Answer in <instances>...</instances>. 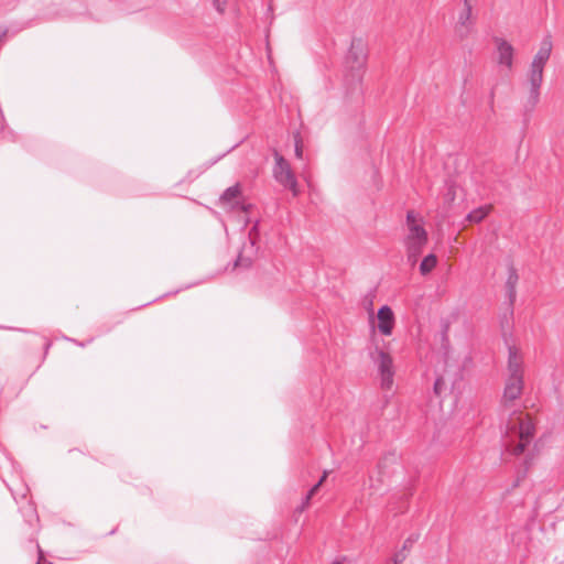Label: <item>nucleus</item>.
Returning a JSON list of instances; mask_svg holds the SVG:
<instances>
[{
    "instance_id": "10",
    "label": "nucleus",
    "mask_w": 564,
    "mask_h": 564,
    "mask_svg": "<svg viewBox=\"0 0 564 564\" xmlns=\"http://www.w3.org/2000/svg\"><path fill=\"white\" fill-rule=\"evenodd\" d=\"M471 28V4L469 0H464V9L459 13L457 23V34L464 39L468 35Z\"/></svg>"
},
{
    "instance_id": "8",
    "label": "nucleus",
    "mask_w": 564,
    "mask_h": 564,
    "mask_svg": "<svg viewBox=\"0 0 564 564\" xmlns=\"http://www.w3.org/2000/svg\"><path fill=\"white\" fill-rule=\"evenodd\" d=\"M497 47V63L499 66L511 70L513 67L514 48L506 40L496 36L494 39Z\"/></svg>"
},
{
    "instance_id": "7",
    "label": "nucleus",
    "mask_w": 564,
    "mask_h": 564,
    "mask_svg": "<svg viewBox=\"0 0 564 564\" xmlns=\"http://www.w3.org/2000/svg\"><path fill=\"white\" fill-rule=\"evenodd\" d=\"M378 358L375 360L381 378V387L390 390L393 384V360L391 356L383 350H377Z\"/></svg>"
},
{
    "instance_id": "2",
    "label": "nucleus",
    "mask_w": 564,
    "mask_h": 564,
    "mask_svg": "<svg viewBox=\"0 0 564 564\" xmlns=\"http://www.w3.org/2000/svg\"><path fill=\"white\" fill-rule=\"evenodd\" d=\"M366 64V51L361 40H354L346 56V66L349 73L345 75V84L349 94L361 93L360 84Z\"/></svg>"
},
{
    "instance_id": "14",
    "label": "nucleus",
    "mask_w": 564,
    "mask_h": 564,
    "mask_svg": "<svg viewBox=\"0 0 564 564\" xmlns=\"http://www.w3.org/2000/svg\"><path fill=\"white\" fill-rule=\"evenodd\" d=\"M240 194L239 185L236 184L234 186L228 187L223 195L220 196V200L223 203H231L234 199H236Z\"/></svg>"
},
{
    "instance_id": "15",
    "label": "nucleus",
    "mask_w": 564,
    "mask_h": 564,
    "mask_svg": "<svg viewBox=\"0 0 564 564\" xmlns=\"http://www.w3.org/2000/svg\"><path fill=\"white\" fill-rule=\"evenodd\" d=\"M488 212L489 207L476 208L467 215V219L470 223H480L487 216Z\"/></svg>"
},
{
    "instance_id": "22",
    "label": "nucleus",
    "mask_w": 564,
    "mask_h": 564,
    "mask_svg": "<svg viewBox=\"0 0 564 564\" xmlns=\"http://www.w3.org/2000/svg\"><path fill=\"white\" fill-rule=\"evenodd\" d=\"M416 540H417V536L408 538L404 541L402 549L408 552L412 547V545L415 543Z\"/></svg>"
},
{
    "instance_id": "16",
    "label": "nucleus",
    "mask_w": 564,
    "mask_h": 564,
    "mask_svg": "<svg viewBox=\"0 0 564 564\" xmlns=\"http://www.w3.org/2000/svg\"><path fill=\"white\" fill-rule=\"evenodd\" d=\"M294 151H295V156L297 159H303V145H302V139H301V135H300V132H296L294 134Z\"/></svg>"
},
{
    "instance_id": "11",
    "label": "nucleus",
    "mask_w": 564,
    "mask_h": 564,
    "mask_svg": "<svg viewBox=\"0 0 564 564\" xmlns=\"http://www.w3.org/2000/svg\"><path fill=\"white\" fill-rule=\"evenodd\" d=\"M519 281V275L513 265H510L508 269V278L506 281V293L509 301V313L512 315V306L514 304L517 297V284Z\"/></svg>"
},
{
    "instance_id": "13",
    "label": "nucleus",
    "mask_w": 564,
    "mask_h": 564,
    "mask_svg": "<svg viewBox=\"0 0 564 564\" xmlns=\"http://www.w3.org/2000/svg\"><path fill=\"white\" fill-rule=\"evenodd\" d=\"M327 477V471H324L323 476L321 477V479L317 481V484H315L311 489L310 491L306 494L301 507L299 508L300 511H303L308 505H310V500L312 499V497L314 496V494L318 490V488L322 486V484L325 481Z\"/></svg>"
},
{
    "instance_id": "12",
    "label": "nucleus",
    "mask_w": 564,
    "mask_h": 564,
    "mask_svg": "<svg viewBox=\"0 0 564 564\" xmlns=\"http://www.w3.org/2000/svg\"><path fill=\"white\" fill-rule=\"evenodd\" d=\"M436 263H437V259H436L435 254H433V253L427 254L421 261V264H420L421 274L425 275V274L430 273L436 267Z\"/></svg>"
},
{
    "instance_id": "3",
    "label": "nucleus",
    "mask_w": 564,
    "mask_h": 564,
    "mask_svg": "<svg viewBox=\"0 0 564 564\" xmlns=\"http://www.w3.org/2000/svg\"><path fill=\"white\" fill-rule=\"evenodd\" d=\"M508 372L502 397L505 405L517 400L522 394L524 386L522 360L514 347H509Z\"/></svg>"
},
{
    "instance_id": "25",
    "label": "nucleus",
    "mask_w": 564,
    "mask_h": 564,
    "mask_svg": "<svg viewBox=\"0 0 564 564\" xmlns=\"http://www.w3.org/2000/svg\"><path fill=\"white\" fill-rule=\"evenodd\" d=\"M37 564H41L40 561L37 562Z\"/></svg>"
},
{
    "instance_id": "24",
    "label": "nucleus",
    "mask_w": 564,
    "mask_h": 564,
    "mask_svg": "<svg viewBox=\"0 0 564 564\" xmlns=\"http://www.w3.org/2000/svg\"><path fill=\"white\" fill-rule=\"evenodd\" d=\"M37 549H39V553H40V560L43 557V552L42 550L40 549V546L37 545Z\"/></svg>"
},
{
    "instance_id": "9",
    "label": "nucleus",
    "mask_w": 564,
    "mask_h": 564,
    "mask_svg": "<svg viewBox=\"0 0 564 564\" xmlns=\"http://www.w3.org/2000/svg\"><path fill=\"white\" fill-rule=\"evenodd\" d=\"M378 329L384 335L389 336L392 334L393 325H394V314L390 306L383 305L378 310Z\"/></svg>"
},
{
    "instance_id": "1",
    "label": "nucleus",
    "mask_w": 564,
    "mask_h": 564,
    "mask_svg": "<svg viewBox=\"0 0 564 564\" xmlns=\"http://www.w3.org/2000/svg\"><path fill=\"white\" fill-rule=\"evenodd\" d=\"M552 48L553 43L551 35L544 36L527 70L525 80L523 83V87L527 91L523 107L527 111H532L539 104L544 67L550 59Z\"/></svg>"
},
{
    "instance_id": "21",
    "label": "nucleus",
    "mask_w": 564,
    "mask_h": 564,
    "mask_svg": "<svg viewBox=\"0 0 564 564\" xmlns=\"http://www.w3.org/2000/svg\"><path fill=\"white\" fill-rule=\"evenodd\" d=\"M408 253V261L414 265L417 262L419 256L421 252H412L411 250H406Z\"/></svg>"
},
{
    "instance_id": "4",
    "label": "nucleus",
    "mask_w": 564,
    "mask_h": 564,
    "mask_svg": "<svg viewBox=\"0 0 564 564\" xmlns=\"http://www.w3.org/2000/svg\"><path fill=\"white\" fill-rule=\"evenodd\" d=\"M534 423L529 415L512 411L506 422V434H516L520 442L512 449L514 455H520L534 436Z\"/></svg>"
},
{
    "instance_id": "5",
    "label": "nucleus",
    "mask_w": 564,
    "mask_h": 564,
    "mask_svg": "<svg viewBox=\"0 0 564 564\" xmlns=\"http://www.w3.org/2000/svg\"><path fill=\"white\" fill-rule=\"evenodd\" d=\"M275 164L273 166V177L283 187L289 188L293 196L299 195L297 181L289 162L278 152H274Z\"/></svg>"
},
{
    "instance_id": "18",
    "label": "nucleus",
    "mask_w": 564,
    "mask_h": 564,
    "mask_svg": "<svg viewBox=\"0 0 564 564\" xmlns=\"http://www.w3.org/2000/svg\"><path fill=\"white\" fill-rule=\"evenodd\" d=\"M444 386H445V376L437 377L434 382L435 394L440 395L443 391Z\"/></svg>"
},
{
    "instance_id": "23",
    "label": "nucleus",
    "mask_w": 564,
    "mask_h": 564,
    "mask_svg": "<svg viewBox=\"0 0 564 564\" xmlns=\"http://www.w3.org/2000/svg\"><path fill=\"white\" fill-rule=\"evenodd\" d=\"M388 460H389V457H384L382 460L379 462V464H378L379 473L381 471V468H383L386 466Z\"/></svg>"
},
{
    "instance_id": "19",
    "label": "nucleus",
    "mask_w": 564,
    "mask_h": 564,
    "mask_svg": "<svg viewBox=\"0 0 564 564\" xmlns=\"http://www.w3.org/2000/svg\"><path fill=\"white\" fill-rule=\"evenodd\" d=\"M406 556H408L406 551L401 549V550H399L398 552L394 553V555L392 557V562H394L397 564H402L403 561L406 558Z\"/></svg>"
},
{
    "instance_id": "20",
    "label": "nucleus",
    "mask_w": 564,
    "mask_h": 564,
    "mask_svg": "<svg viewBox=\"0 0 564 564\" xmlns=\"http://www.w3.org/2000/svg\"><path fill=\"white\" fill-rule=\"evenodd\" d=\"M212 3L217 12H219V13L225 12L227 0H212Z\"/></svg>"
},
{
    "instance_id": "6",
    "label": "nucleus",
    "mask_w": 564,
    "mask_h": 564,
    "mask_svg": "<svg viewBox=\"0 0 564 564\" xmlns=\"http://www.w3.org/2000/svg\"><path fill=\"white\" fill-rule=\"evenodd\" d=\"M406 223L409 228V232L404 240L406 250H411L412 252H422L423 247L427 242L426 230L422 225L416 223L413 212H408Z\"/></svg>"
},
{
    "instance_id": "17",
    "label": "nucleus",
    "mask_w": 564,
    "mask_h": 564,
    "mask_svg": "<svg viewBox=\"0 0 564 564\" xmlns=\"http://www.w3.org/2000/svg\"><path fill=\"white\" fill-rule=\"evenodd\" d=\"M251 262V258L243 257V254L240 253L235 262V267L249 268Z\"/></svg>"
}]
</instances>
